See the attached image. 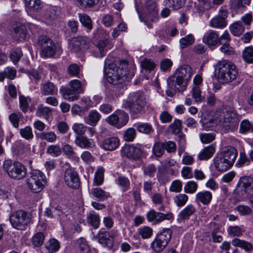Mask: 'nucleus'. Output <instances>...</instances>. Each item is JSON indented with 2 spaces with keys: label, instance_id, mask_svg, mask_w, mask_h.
Returning a JSON list of instances; mask_svg holds the SVG:
<instances>
[{
  "label": "nucleus",
  "instance_id": "nucleus-1",
  "mask_svg": "<svg viewBox=\"0 0 253 253\" xmlns=\"http://www.w3.org/2000/svg\"><path fill=\"white\" fill-rule=\"evenodd\" d=\"M131 65L125 61H121L117 65L114 63L105 65L104 73L108 83L113 84H122L134 76V72L130 70Z\"/></svg>",
  "mask_w": 253,
  "mask_h": 253
},
{
  "label": "nucleus",
  "instance_id": "nucleus-2",
  "mask_svg": "<svg viewBox=\"0 0 253 253\" xmlns=\"http://www.w3.org/2000/svg\"><path fill=\"white\" fill-rule=\"evenodd\" d=\"M216 123L225 129L234 131L237 129L240 121L239 116L235 110L230 107H224L215 111Z\"/></svg>",
  "mask_w": 253,
  "mask_h": 253
},
{
  "label": "nucleus",
  "instance_id": "nucleus-3",
  "mask_svg": "<svg viewBox=\"0 0 253 253\" xmlns=\"http://www.w3.org/2000/svg\"><path fill=\"white\" fill-rule=\"evenodd\" d=\"M214 68L215 76L220 83H230L235 80L238 76L236 66L226 60L218 61L214 65Z\"/></svg>",
  "mask_w": 253,
  "mask_h": 253
},
{
  "label": "nucleus",
  "instance_id": "nucleus-4",
  "mask_svg": "<svg viewBox=\"0 0 253 253\" xmlns=\"http://www.w3.org/2000/svg\"><path fill=\"white\" fill-rule=\"evenodd\" d=\"M146 105L144 94L140 92H135L130 93L123 100L122 107L128 111L131 117L137 118L144 110Z\"/></svg>",
  "mask_w": 253,
  "mask_h": 253
},
{
  "label": "nucleus",
  "instance_id": "nucleus-5",
  "mask_svg": "<svg viewBox=\"0 0 253 253\" xmlns=\"http://www.w3.org/2000/svg\"><path fill=\"white\" fill-rule=\"evenodd\" d=\"M192 68L188 65H183L177 69L174 75L168 80L169 87L175 89L176 85L182 86L187 84L193 74Z\"/></svg>",
  "mask_w": 253,
  "mask_h": 253
},
{
  "label": "nucleus",
  "instance_id": "nucleus-6",
  "mask_svg": "<svg viewBox=\"0 0 253 253\" xmlns=\"http://www.w3.org/2000/svg\"><path fill=\"white\" fill-rule=\"evenodd\" d=\"M3 168L8 176L14 179H21L26 175V168L19 162H13L10 160H5Z\"/></svg>",
  "mask_w": 253,
  "mask_h": 253
},
{
  "label": "nucleus",
  "instance_id": "nucleus-7",
  "mask_svg": "<svg viewBox=\"0 0 253 253\" xmlns=\"http://www.w3.org/2000/svg\"><path fill=\"white\" fill-rule=\"evenodd\" d=\"M45 183V177L42 172L38 169L32 170L30 177L27 179V185L33 192L41 191Z\"/></svg>",
  "mask_w": 253,
  "mask_h": 253
},
{
  "label": "nucleus",
  "instance_id": "nucleus-8",
  "mask_svg": "<svg viewBox=\"0 0 253 253\" xmlns=\"http://www.w3.org/2000/svg\"><path fill=\"white\" fill-rule=\"evenodd\" d=\"M39 44L42 47L40 54L43 58L52 57L58 50H60V47L58 49L54 42L45 36L39 37Z\"/></svg>",
  "mask_w": 253,
  "mask_h": 253
},
{
  "label": "nucleus",
  "instance_id": "nucleus-9",
  "mask_svg": "<svg viewBox=\"0 0 253 253\" xmlns=\"http://www.w3.org/2000/svg\"><path fill=\"white\" fill-rule=\"evenodd\" d=\"M171 231L170 229H164L155 238L151 243L152 249L157 253L162 251L167 246L168 242L171 237Z\"/></svg>",
  "mask_w": 253,
  "mask_h": 253
},
{
  "label": "nucleus",
  "instance_id": "nucleus-10",
  "mask_svg": "<svg viewBox=\"0 0 253 253\" xmlns=\"http://www.w3.org/2000/svg\"><path fill=\"white\" fill-rule=\"evenodd\" d=\"M9 220L12 226L17 229H23L31 221L28 214L22 210H19L12 213Z\"/></svg>",
  "mask_w": 253,
  "mask_h": 253
},
{
  "label": "nucleus",
  "instance_id": "nucleus-11",
  "mask_svg": "<svg viewBox=\"0 0 253 253\" xmlns=\"http://www.w3.org/2000/svg\"><path fill=\"white\" fill-rule=\"evenodd\" d=\"M106 120L109 124L117 125V126L120 127L126 124L128 120V116L125 111L119 110L108 117Z\"/></svg>",
  "mask_w": 253,
  "mask_h": 253
},
{
  "label": "nucleus",
  "instance_id": "nucleus-12",
  "mask_svg": "<svg viewBox=\"0 0 253 253\" xmlns=\"http://www.w3.org/2000/svg\"><path fill=\"white\" fill-rule=\"evenodd\" d=\"M228 12L226 9L220 8L217 15L213 17L210 21V26L213 28L223 29L227 25L226 18Z\"/></svg>",
  "mask_w": 253,
  "mask_h": 253
},
{
  "label": "nucleus",
  "instance_id": "nucleus-13",
  "mask_svg": "<svg viewBox=\"0 0 253 253\" xmlns=\"http://www.w3.org/2000/svg\"><path fill=\"white\" fill-rule=\"evenodd\" d=\"M64 179L66 185L71 188L78 189L80 186L79 175L72 168L68 169L65 171Z\"/></svg>",
  "mask_w": 253,
  "mask_h": 253
},
{
  "label": "nucleus",
  "instance_id": "nucleus-14",
  "mask_svg": "<svg viewBox=\"0 0 253 253\" xmlns=\"http://www.w3.org/2000/svg\"><path fill=\"white\" fill-rule=\"evenodd\" d=\"M103 32L105 35L104 38L103 39L98 40L94 44L97 49L93 50L92 54L96 57H103L105 55L108 50L107 45L109 42L107 37H108V34L105 32Z\"/></svg>",
  "mask_w": 253,
  "mask_h": 253
},
{
  "label": "nucleus",
  "instance_id": "nucleus-15",
  "mask_svg": "<svg viewBox=\"0 0 253 253\" xmlns=\"http://www.w3.org/2000/svg\"><path fill=\"white\" fill-rule=\"evenodd\" d=\"M121 152L122 156L134 160L140 158L142 155V150L133 145H125Z\"/></svg>",
  "mask_w": 253,
  "mask_h": 253
},
{
  "label": "nucleus",
  "instance_id": "nucleus-16",
  "mask_svg": "<svg viewBox=\"0 0 253 253\" xmlns=\"http://www.w3.org/2000/svg\"><path fill=\"white\" fill-rule=\"evenodd\" d=\"M88 43L89 40L87 37L74 38L70 42V48L72 52H78L86 48Z\"/></svg>",
  "mask_w": 253,
  "mask_h": 253
},
{
  "label": "nucleus",
  "instance_id": "nucleus-17",
  "mask_svg": "<svg viewBox=\"0 0 253 253\" xmlns=\"http://www.w3.org/2000/svg\"><path fill=\"white\" fill-rule=\"evenodd\" d=\"M147 217L149 221L160 222L164 220H170L173 218L172 213H169L164 214L161 212H156L155 210H151L147 215Z\"/></svg>",
  "mask_w": 253,
  "mask_h": 253
},
{
  "label": "nucleus",
  "instance_id": "nucleus-18",
  "mask_svg": "<svg viewBox=\"0 0 253 253\" xmlns=\"http://www.w3.org/2000/svg\"><path fill=\"white\" fill-rule=\"evenodd\" d=\"M219 153L227 160V162L231 166L234 163L238 155L237 150L232 146L225 148Z\"/></svg>",
  "mask_w": 253,
  "mask_h": 253
},
{
  "label": "nucleus",
  "instance_id": "nucleus-19",
  "mask_svg": "<svg viewBox=\"0 0 253 253\" xmlns=\"http://www.w3.org/2000/svg\"><path fill=\"white\" fill-rule=\"evenodd\" d=\"M213 196L211 192L208 190H204L198 192L195 195V202L203 205H209L212 200Z\"/></svg>",
  "mask_w": 253,
  "mask_h": 253
},
{
  "label": "nucleus",
  "instance_id": "nucleus-20",
  "mask_svg": "<svg viewBox=\"0 0 253 253\" xmlns=\"http://www.w3.org/2000/svg\"><path fill=\"white\" fill-rule=\"evenodd\" d=\"M203 42L209 46H212L220 42V39L216 32L209 30L205 33L203 38Z\"/></svg>",
  "mask_w": 253,
  "mask_h": 253
},
{
  "label": "nucleus",
  "instance_id": "nucleus-21",
  "mask_svg": "<svg viewBox=\"0 0 253 253\" xmlns=\"http://www.w3.org/2000/svg\"><path fill=\"white\" fill-rule=\"evenodd\" d=\"M213 161L215 168L218 171H225L232 167L219 153L216 154Z\"/></svg>",
  "mask_w": 253,
  "mask_h": 253
},
{
  "label": "nucleus",
  "instance_id": "nucleus-22",
  "mask_svg": "<svg viewBox=\"0 0 253 253\" xmlns=\"http://www.w3.org/2000/svg\"><path fill=\"white\" fill-rule=\"evenodd\" d=\"M101 118L100 114L96 110L89 111L87 116L84 118V122L91 126H95Z\"/></svg>",
  "mask_w": 253,
  "mask_h": 253
},
{
  "label": "nucleus",
  "instance_id": "nucleus-23",
  "mask_svg": "<svg viewBox=\"0 0 253 253\" xmlns=\"http://www.w3.org/2000/svg\"><path fill=\"white\" fill-rule=\"evenodd\" d=\"M120 144V140L118 137H112L103 140V148L106 150L113 151L116 149Z\"/></svg>",
  "mask_w": 253,
  "mask_h": 253
},
{
  "label": "nucleus",
  "instance_id": "nucleus-24",
  "mask_svg": "<svg viewBox=\"0 0 253 253\" xmlns=\"http://www.w3.org/2000/svg\"><path fill=\"white\" fill-rule=\"evenodd\" d=\"M247 190L242 188L239 185H237L236 189L233 193L232 200L234 204H236L240 201H244L246 198Z\"/></svg>",
  "mask_w": 253,
  "mask_h": 253
},
{
  "label": "nucleus",
  "instance_id": "nucleus-25",
  "mask_svg": "<svg viewBox=\"0 0 253 253\" xmlns=\"http://www.w3.org/2000/svg\"><path fill=\"white\" fill-rule=\"evenodd\" d=\"M215 152L214 145H210L204 147L199 153L198 159L200 160H207L210 159Z\"/></svg>",
  "mask_w": 253,
  "mask_h": 253
},
{
  "label": "nucleus",
  "instance_id": "nucleus-26",
  "mask_svg": "<svg viewBox=\"0 0 253 253\" xmlns=\"http://www.w3.org/2000/svg\"><path fill=\"white\" fill-rule=\"evenodd\" d=\"M42 93L44 95H54L58 92L57 87L50 82H46L42 84Z\"/></svg>",
  "mask_w": 253,
  "mask_h": 253
},
{
  "label": "nucleus",
  "instance_id": "nucleus-27",
  "mask_svg": "<svg viewBox=\"0 0 253 253\" xmlns=\"http://www.w3.org/2000/svg\"><path fill=\"white\" fill-rule=\"evenodd\" d=\"M63 98L69 101H73L79 98L78 93L71 88L63 87L60 89Z\"/></svg>",
  "mask_w": 253,
  "mask_h": 253
},
{
  "label": "nucleus",
  "instance_id": "nucleus-28",
  "mask_svg": "<svg viewBox=\"0 0 253 253\" xmlns=\"http://www.w3.org/2000/svg\"><path fill=\"white\" fill-rule=\"evenodd\" d=\"M76 144L82 148H91L94 146L93 141L84 136H77L75 140Z\"/></svg>",
  "mask_w": 253,
  "mask_h": 253
},
{
  "label": "nucleus",
  "instance_id": "nucleus-29",
  "mask_svg": "<svg viewBox=\"0 0 253 253\" xmlns=\"http://www.w3.org/2000/svg\"><path fill=\"white\" fill-rule=\"evenodd\" d=\"M14 36L19 41L25 40L27 33L26 26L22 24H18L14 29Z\"/></svg>",
  "mask_w": 253,
  "mask_h": 253
},
{
  "label": "nucleus",
  "instance_id": "nucleus-30",
  "mask_svg": "<svg viewBox=\"0 0 253 253\" xmlns=\"http://www.w3.org/2000/svg\"><path fill=\"white\" fill-rule=\"evenodd\" d=\"M196 212V208L192 205H188L185 207L178 214L179 218L182 220H187L191 215Z\"/></svg>",
  "mask_w": 253,
  "mask_h": 253
},
{
  "label": "nucleus",
  "instance_id": "nucleus-31",
  "mask_svg": "<svg viewBox=\"0 0 253 253\" xmlns=\"http://www.w3.org/2000/svg\"><path fill=\"white\" fill-rule=\"evenodd\" d=\"M231 33L235 36H239L244 32L245 27L240 21L234 22L230 26Z\"/></svg>",
  "mask_w": 253,
  "mask_h": 253
},
{
  "label": "nucleus",
  "instance_id": "nucleus-32",
  "mask_svg": "<svg viewBox=\"0 0 253 253\" xmlns=\"http://www.w3.org/2000/svg\"><path fill=\"white\" fill-rule=\"evenodd\" d=\"M36 114L39 117H43L47 119L51 115V109L42 104H40L37 107Z\"/></svg>",
  "mask_w": 253,
  "mask_h": 253
},
{
  "label": "nucleus",
  "instance_id": "nucleus-33",
  "mask_svg": "<svg viewBox=\"0 0 253 253\" xmlns=\"http://www.w3.org/2000/svg\"><path fill=\"white\" fill-rule=\"evenodd\" d=\"M242 57L247 63H253V46L251 45L246 47L242 51Z\"/></svg>",
  "mask_w": 253,
  "mask_h": 253
},
{
  "label": "nucleus",
  "instance_id": "nucleus-34",
  "mask_svg": "<svg viewBox=\"0 0 253 253\" xmlns=\"http://www.w3.org/2000/svg\"><path fill=\"white\" fill-rule=\"evenodd\" d=\"M133 126L139 132L146 134H149L154 131L152 126L149 123H136Z\"/></svg>",
  "mask_w": 253,
  "mask_h": 253
},
{
  "label": "nucleus",
  "instance_id": "nucleus-35",
  "mask_svg": "<svg viewBox=\"0 0 253 253\" xmlns=\"http://www.w3.org/2000/svg\"><path fill=\"white\" fill-rule=\"evenodd\" d=\"M86 220L87 223L95 229L99 227L100 224L99 216L94 211L90 212L87 215Z\"/></svg>",
  "mask_w": 253,
  "mask_h": 253
},
{
  "label": "nucleus",
  "instance_id": "nucleus-36",
  "mask_svg": "<svg viewBox=\"0 0 253 253\" xmlns=\"http://www.w3.org/2000/svg\"><path fill=\"white\" fill-rule=\"evenodd\" d=\"M90 194L94 197L103 201L110 196L109 193H107L100 188H93L91 190Z\"/></svg>",
  "mask_w": 253,
  "mask_h": 253
},
{
  "label": "nucleus",
  "instance_id": "nucleus-37",
  "mask_svg": "<svg viewBox=\"0 0 253 253\" xmlns=\"http://www.w3.org/2000/svg\"><path fill=\"white\" fill-rule=\"evenodd\" d=\"M26 7L31 11H35L42 8L40 0H24Z\"/></svg>",
  "mask_w": 253,
  "mask_h": 253
},
{
  "label": "nucleus",
  "instance_id": "nucleus-38",
  "mask_svg": "<svg viewBox=\"0 0 253 253\" xmlns=\"http://www.w3.org/2000/svg\"><path fill=\"white\" fill-rule=\"evenodd\" d=\"M202 124V130H209L211 128L213 127L215 125H219V123H216L215 119V113L213 115V118L209 120L204 119L200 121Z\"/></svg>",
  "mask_w": 253,
  "mask_h": 253
},
{
  "label": "nucleus",
  "instance_id": "nucleus-39",
  "mask_svg": "<svg viewBox=\"0 0 253 253\" xmlns=\"http://www.w3.org/2000/svg\"><path fill=\"white\" fill-rule=\"evenodd\" d=\"M45 248L49 253H54L60 248L59 242L55 239H51L47 242Z\"/></svg>",
  "mask_w": 253,
  "mask_h": 253
},
{
  "label": "nucleus",
  "instance_id": "nucleus-40",
  "mask_svg": "<svg viewBox=\"0 0 253 253\" xmlns=\"http://www.w3.org/2000/svg\"><path fill=\"white\" fill-rule=\"evenodd\" d=\"M79 18L81 23L88 30L92 29V21L88 15L84 13H79Z\"/></svg>",
  "mask_w": 253,
  "mask_h": 253
},
{
  "label": "nucleus",
  "instance_id": "nucleus-41",
  "mask_svg": "<svg viewBox=\"0 0 253 253\" xmlns=\"http://www.w3.org/2000/svg\"><path fill=\"white\" fill-rule=\"evenodd\" d=\"M198 188V184L197 182L190 180L186 183L184 187V190L186 193L192 194L197 191Z\"/></svg>",
  "mask_w": 253,
  "mask_h": 253
},
{
  "label": "nucleus",
  "instance_id": "nucleus-42",
  "mask_svg": "<svg viewBox=\"0 0 253 253\" xmlns=\"http://www.w3.org/2000/svg\"><path fill=\"white\" fill-rule=\"evenodd\" d=\"M253 183V178L249 176H244L240 178L238 185L240 186L242 188H244L247 190L252 186Z\"/></svg>",
  "mask_w": 253,
  "mask_h": 253
},
{
  "label": "nucleus",
  "instance_id": "nucleus-43",
  "mask_svg": "<svg viewBox=\"0 0 253 253\" xmlns=\"http://www.w3.org/2000/svg\"><path fill=\"white\" fill-rule=\"evenodd\" d=\"M188 200V196L185 194H178L173 197V201L178 207L184 206Z\"/></svg>",
  "mask_w": 253,
  "mask_h": 253
},
{
  "label": "nucleus",
  "instance_id": "nucleus-44",
  "mask_svg": "<svg viewBox=\"0 0 253 253\" xmlns=\"http://www.w3.org/2000/svg\"><path fill=\"white\" fill-rule=\"evenodd\" d=\"M46 153L52 157H56L61 154L62 150L58 145H50L47 148Z\"/></svg>",
  "mask_w": 253,
  "mask_h": 253
},
{
  "label": "nucleus",
  "instance_id": "nucleus-45",
  "mask_svg": "<svg viewBox=\"0 0 253 253\" xmlns=\"http://www.w3.org/2000/svg\"><path fill=\"white\" fill-rule=\"evenodd\" d=\"M165 2L167 6L178 9L184 5L185 0H166Z\"/></svg>",
  "mask_w": 253,
  "mask_h": 253
},
{
  "label": "nucleus",
  "instance_id": "nucleus-46",
  "mask_svg": "<svg viewBox=\"0 0 253 253\" xmlns=\"http://www.w3.org/2000/svg\"><path fill=\"white\" fill-rule=\"evenodd\" d=\"M153 153L157 157H161L165 152L163 142H158L154 144Z\"/></svg>",
  "mask_w": 253,
  "mask_h": 253
},
{
  "label": "nucleus",
  "instance_id": "nucleus-47",
  "mask_svg": "<svg viewBox=\"0 0 253 253\" xmlns=\"http://www.w3.org/2000/svg\"><path fill=\"white\" fill-rule=\"evenodd\" d=\"M193 98L196 102H201L203 98L202 96V91L199 86L193 85L190 91Z\"/></svg>",
  "mask_w": 253,
  "mask_h": 253
},
{
  "label": "nucleus",
  "instance_id": "nucleus-48",
  "mask_svg": "<svg viewBox=\"0 0 253 253\" xmlns=\"http://www.w3.org/2000/svg\"><path fill=\"white\" fill-rule=\"evenodd\" d=\"M20 134L22 138L26 140H31L34 137L32 129L30 126H26L24 128H21Z\"/></svg>",
  "mask_w": 253,
  "mask_h": 253
},
{
  "label": "nucleus",
  "instance_id": "nucleus-49",
  "mask_svg": "<svg viewBox=\"0 0 253 253\" xmlns=\"http://www.w3.org/2000/svg\"><path fill=\"white\" fill-rule=\"evenodd\" d=\"M181 128V121L178 119L175 120L173 123L169 126V131L172 133L176 134H177L180 132Z\"/></svg>",
  "mask_w": 253,
  "mask_h": 253
},
{
  "label": "nucleus",
  "instance_id": "nucleus-50",
  "mask_svg": "<svg viewBox=\"0 0 253 253\" xmlns=\"http://www.w3.org/2000/svg\"><path fill=\"white\" fill-rule=\"evenodd\" d=\"M200 139L202 143L208 144L213 141L215 138L214 133H203L199 135Z\"/></svg>",
  "mask_w": 253,
  "mask_h": 253
},
{
  "label": "nucleus",
  "instance_id": "nucleus-51",
  "mask_svg": "<svg viewBox=\"0 0 253 253\" xmlns=\"http://www.w3.org/2000/svg\"><path fill=\"white\" fill-rule=\"evenodd\" d=\"M41 140H45L49 142H53L56 139V135L53 132H42L39 134Z\"/></svg>",
  "mask_w": 253,
  "mask_h": 253
},
{
  "label": "nucleus",
  "instance_id": "nucleus-52",
  "mask_svg": "<svg viewBox=\"0 0 253 253\" xmlns=\"http://www.w3.org/2000/svg\"><path fill=\"white\" fill-rule=\"evenodd\" d=\"M88 127L82 123H75L72 126L73 131L78 135L84 134Z\"/></svg>",
  "mask_w": 253,
  "mask_h": 253
},
{
  "label": "nucleus",
  "instance_id": "nucleus-53",
  "mask_svg": "<svg viewBox=\"0 0 253 253\" xmlns=\"http://www.w3.org/2000/svg\"><path fill=\"white\" fill-rule=\"evenodd\" d=\"M250 131H253V124L247 120L242 121L240 124V132L244 133Z\"/></svg>",
  "mask_w": 253,
  "mask_h": 253
},
{
  "label": "nucleus",
  "instance_id": "nucleus-54",
  "mask_svg": "<svg viewBox=\"0 0 253 253\" xmlns=\"http://www.w3.org/2000/svg\"><path fill=\"white\" fill-rule=\"evenodd\" d=\"M77 244L81 253H91L89 247L84 238L79 239L77 241Z\"/></svg>",
  "mask_w": 253,
  "mask_h": 253
},
{
  "label": "nucleus",
  "instance_id": "nucleus-55",
  "mask_svg": "<svg viewBox=\"0 0 253 253\" xmlns=\"http://www.w3.org/2000/svg\"><path fill=\"white\" fill-rule=\"evenodd\" d=\"M30 101L31 99L29 97H25L22 95H19L20 107L23 112L27 111Z\"/></svg>",
  "mask_w": 253,
  "mask_h": 253
},
{
  "label": "nucleus",
  "instance_id": "nucleus-56",
  "mask_svg": "<svg viewBox=\"0 0 253 253\" xmlns=\"http://www.w3.org/2000/svg\"><path fill=\"white\" fill-rule=\"evenodd\" d=\"M195 41L194 37L192 34H189L187 36L182 38L180 40V46L182 48H184L194 43Z\"/></svg>",
  "mask_w": 253,
  "mask_h": 253
},
{
  "label": "nucleus",
  "instance_id": "nucleus-57",
  "mask_svg": "<svg viewBox=\"0 0 253 253\" xmlns=\"http://www.w3.org/2000/svg\"><path fill=\"white\" fill-rule=\"evenodd\" d=\"M104 169L103 168H99L95 172L94 181L97 185H101L104 179Z\"/></svg>",
  "mask_w": 253,
  "mask_h": 253
},
{
  "label": "nucleus",
  "instance_id": "nucleus-58",
  "mask_svg": "<svg viewBox=\"0 0 253 253\" xmlns=\"http://www.w3.org/2000/svg\"><path fill=\"white\" fill-rule=\"evenodd\" d=\"M135 136V129L134 128H129L125 131L124 134V139L126 141H132Z\"/></svg>",
  "mask_w": 253,
  "mask_h": 253
},
{
  "label": "nucleus",
  "instance_id": "nucleus-59",
  "mask_svg": "<svg viewBox=\"0 0 253 253\" xmlns=\"http://www.w3.org/2000/svg\"><path fill=\"white\" fill-rule=\"evenodd\" d=\"M44 239V236L42 233H37L33 237L32 243L36 247H40L42 244Z\"/></svg>",
  "mask_w": 253,
  "mask_h": 253
},
{
  "label": "nucleus",
  "instance_id": "nucleus-60",
  "mask_svg": "<svg viewBox=\"0 0 253 253\" xmlns=\"http://www.w3.org/2000/svg\"><path fill=\"white\" fill-rule=\"evenodd\" d=\"M251 208L248 206L240 205L236 207L235 210L242 215H248L252 212Z\"/></svg>",
  "mask_w": 253,
  "mask_h": 253
},
{
  "label": "nucleus",
  "instance_id": "nucleus-61",
  "mask_svg": "<svg viewBox=\"0 0 253 253\" xmlns=\"http://www.w3.org/2000/svg\"><path fill=\"white\" fill-rule=\"evenodd\" d=\"M138 232L143 239H148L151 237L153 230L149 227L145 226L140 228Z\"/></svg>",
  "mask_w": 253,
  "mask_h": 253
},
{
  "label": "nucleus",
  "instance_id": "nucleus-62",
  "mask_svg": "<svg viewBox=\"0 0 253 253\" xmlns=\"http://www.w3.org/2000/svg\"><path fill=\"white\" fill-rule=\"evenodd\" d=\"M146 8L148 12L154 17L157 15V9L156 4L152 1L148 0L146 2Z\"/></svg>",
  "mask_w": 253,
  "mask_h": 253
},
{
  "label": "nucleus",
  "instance_id": "nucleus-63",
  "mask_svg": "<svg viewBox=\"0 0 253 253\" xmlns=\"http://www.w3.org/2000/svg\"><path fill=\"white\" fill-rule=\"evenodd\" d=\"M182 183L179 180H175L171 183L169 190L171 192L178 193L182 190Z\"/></svg>",
  "mask_w": 253,
  "mask_h": 253
},
{
  "label": "nucleus",
  "instance_id": "nucleus-64",
  "mask_svg": "<svg viewBox=\"0 0 253 253\" xmlns=\"http://www.w3.org/2000/svg\"><path fill=\"white\" fill-rule=\"evenodd\" d=\"M81 71V67L77 64H72L67 68L68 73L73 76H77Z\"/></svg>",
  "mask_w": 253,
  "mask_h": 253
}]
</instances>
